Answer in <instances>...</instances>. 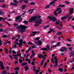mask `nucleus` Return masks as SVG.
<instances>
[{"label":"nucleus","mask_w":74,"mask_h":74,"mask_svg":"<svg viewBox=\"0 0 74 74\" xmlns=\"http://www.w3.org/2000/svg\"><path fill=\"white\" fill-rule=\"evenodd\" d=\"M18 29H20V31L21 33H24L26 32L25 29L27 28V26L21 25L20 26H17Z\"/></svg>","instance_id":"obj_1"},{"label":"nucleus","mask_w":74,"mask_h":74,"mask_svg":"<svg viewBox=\"0 0 74 74\" xmlns=\"http://www.w3.org/2000/svg\"><path fill=\"white\" fill-rule=\"evenodd\" d=\"M38 18L40 19L41 18V16H33L32 17H31L30 18V20L29 21V22L31 23L33 21H36V20L38 19Z\"/></svg>","instance_id":"obj_2"},{"label":"nucleus","mask_w":74,"mask_h":74,"mask_svg":"<svg viewBox=\"0 0 74 74\" xmlns=\"http://www.w3.org/2000/svg\"><path fill=\"white\" fill-rule=\"evenodd\" d=\"M41 22H42V19L39 18V20H37L35 21V24L34 25V26L35 27H37L41 23Z\"/></svg>","instance_id":"obj_3"},{"label":"nucleus","mask_w":74,"mask_h":74,"mask_svg":"<svg viewBox=\"0 0 74 74\" xmlns=\"http://www.w3.org/2000/svg\"><path fill=\"white\" fill-rule=\"evenodd\" d=\"M13 2L14 3H11V4L12 5H14V6H17L18 5V4L19 3L18 1H16V0H13Z\"/></svg>","instance_id":"obj_4"},{"label":"nucleus","mask_w":74,"mask_h":74,"mask_svg":"<svg viewBox=\"0 0 74 74\" xmlns=\"http://www.w3.org/2000/svg\"><path fill=\"white\" fill-rule=\"evenodd\" d=\"M47 18L49 19V21H51V20H52L53 22H55V21H56L57 20V19L55 17L52 18L50 16H49L47 17Z\"/></svg>","instance_id":"obj_5"},{"label":"nucleus","mask_w":74,"mask_h":74,"mask_svg":"<svg viewBox=\"0 0 74 74\" xmlns=\"http://www.w3.org/2000/svg\"><path fill=\"white\" fill-rule=\"evenodd\" d=\"M51 60L52 61V62L53 63V64L55 63L56 64H55L53 66V67H55L56 66H58V60H55V62H54V61H53V58H51Z\"/></svg>","instance_id":"obj_6"},{"label":"nucleus","mask_w":74,"mask_h":74,"mask_svg":"<svg viewBox=\"0 0 74 74\" xmlns=\"http://www.w3.org/2000/svg\"><path fill=\"white\" fill-rule=\"evenodd\" d=\"M55 23L56 25H59L60 27H63V25H62L63 23L62 22H60L59 21H57Z\"/></svg>","instance_id":"obj_7"},{"label":"nucleus","mask_w":74,"mask_h":74,"mask_svg":"<svg viewBox=\"0 0 74 74\" xmlns=\"http://www.w3.org/2000/svg\"><path fill=\"white\" fill-rule=\"evenodd\" d=\"M69 15H71V14H73V13L74 12V9L73 8H69Z\"/></svg>","instance_id":"obj_8"},{"label":"nucleus","mask_w":74,"mask_h":74,"mask_svg":"<svg viewBox=\"0 0 74 74\" xmlns=\"http://www.w3.org/2000/svg\"><path fill=\"white\" fill-rule=\"evenodd\" d=\"M20 18V17L19 16L15 18L16 22H18V23H20L21 22V21H20L19 19Z\"/></svg>","instance_id":"obj_9"},{"label":"nucleus","mask_w":74,"mask_h":74,"mask_svg":"<svg viewBox=\"0 0 74 74\" xmlns=\"http://www.w3.org/2000/svg\"><path fill=\"white\" fill-rule=\"evenodd\" d=\"M67 51V48L65 47H63L60 50L61 52H64V51Z\"/></svg>","instance_id":"obj_10"},{"label":"nucleus","mask_w":74,"mask_h":74,"mask_svg":"<svg viewBox=\"0 0 74 74\" xmlns=\"http://www.w3.org/2000/svg\"><path fill=\"white\" fill-rule=\"evenodd\" d=\"M38 41L39 42H35V43L38 44V45H41V41L39 40Z\"/></svg>","instance_id":"obj_11"},{"label":"nucleus","mask_w":74,"mask_h":74,"mask_svg":"<svg viewBox=\"0 0 74 74\" xmlns=\"http://www.w3.org/2000/svg\"><path fill=\"white\" fill-rule=\"evenodd\" d=\"M32 33H34V34H31L30 35V37H32V36H33L36 35V34L37 33V32H32Z\"/></svg>","instance_id":"obj_12"},{"label":"nucleus","mask_w":74,"mask_h":74,"mask_svg":"<svg viewBox=\"0 0 74 74\" xmlns=\"http://www.w3.org/2000/svg\"><path fill=\"white\" fill-rule=\"evenodd\" d=\"M38 58H44V56H42L41 55H38Z\"/></svg>","instance_id":"obj_13"},{"label":"nucleus","mask_w":74,"mask_h":74,"mask_svg":"<svg viewBox=\"0 0 74 74\" xmlns=\"http://www.w3.org/2000/svg\"><path fill=\"white\" fill-rule=\"evenodd\" d=\"M27 64V62L23 63H22L21 66H26V64Z\"/></svg>","instance_id":"obj_14"},{"label":"nucleus","mask_w":74,"mask_h":74,"mask_svg":"<svg viewBox=\"0 0 74 74\" xmlns=\"http://www.w3.org/2000/svg\"><path fill=\"white\" fill-rule=\"evenodd\" d=\"M71 56H72L73 55H74V51H71L70 54Z\"/></svg>","instance_id":"obj_15"},{"label":"nucleus","mask_w":74,"mask_h":74,"mask_svg":"<svg viewBox=\"0 0 74 74\" xmlns=\"http://www.w3.org/2000/svg\"><path fill=\"white\" fill-rule=\"evenodd\" d=\"M42 49V50H44L45 51H47L48 50V49H47V48H46V47H45L44 48H42L40 49V50H41Z\"/></svg>","instance_id":"obj_16"},{"label":"nucleus","mask_w":74,"mask_h":74,"mask_svg":"<svg viewBox=\"0 0 74 74\" xmlns=\"http://www.w3.org/2000/svg\"><path fill=\"white\" fill-rule=\"evenodd\" d=\"M23 23H24L25 25H27V23H28V21H27L25 20L23 21Z\"/></svg>","instance_id":"obj_17"},{"label":"nucleus","mask_w":74,"mask_h":74,"mask_svg":"<svg viewBox=\"0 0 74 74\" xmlns=\"http://www.w3.org/2000/svg\"><path fill=\"white\" fill-rule=\"evenodd\" d=\"M24 68H25V70L26 71L27 70H28L29 69V67L27 66H26L24 67Z\"/></svg>","instance_id":"obj_18"},{"label":"nucleus","mask_w":74,"mask_h":74,"mask_svg":"<svg viewBox=\"0 0 74 74\" xmlns=\"http://www.w3.org/2000/svg\"><path fill=\"white\" fill-rule=\"evenodd\" d=\"M46 47L47 48V50H50V48H49V45H47Z\"/></svg>","instance_id":"obj_19"},{"label":"nucleus","mask_w":74,"mask_h":74,"mask_svg":"<svg viewBox=\"0 0 74 74\" xmlns=\"http://www.w3.org/2000/svg\"><path fill=\"white\" fill-rule=\"evenodd\" d=\"M58 70L59 71H60V72H62V71H63V69L61 68H60V69H58Z\"/></svg>","instance_id":"obj_20"},{"label":"nucleus","mask_w":74,"mask_h":74,"mask_svg":"<svg viewBox=\"0 0 74 74\" xmlns=\"http://www.w3.org/2000/svg\"><path fill=\"white\" fill-rule=\"evenodd\" d=\"M3 66V63L1 62V61H0V66H1V67Z\"/></svg>","instance_id":"obj_21"},{"label":"nucleus","mask_w":74,"mask_h":74,"mask_svg":"<svg viewBox=\"0 0 74 74\" xmlns=\"http://www.w3.org/2000/svg\"><path fill=\"white\" fill-rule=\"evenodd\" d=\"M27 44L28 45H31V44H32V45H34L33 44L32 42H27Z\"/></svg>","instance_id":"obj_22"},{"label":"nucleus","mask_w":74,"mask_h":74,"mask_svg":"<svg viewBox=\"0 0 74 74\" xmlns=\"http://www.w3.org/2000/svg\"><path fill=\"white\" fill-rule=\"evenodd\" d=\"M55 1H53V2H51L50 3V5H51V4H55Z\"/></svg>","instance_id":"obj_23"},{"label":"nucleus","mask_w":74,"mask_h":74,"mask_svg":"<svg viewBox=\"0 0 74 74\" xmlns=\"http://www.w3.org/2000/svg\"><path fill=\"white\" fill-rule=\"evenodd\" d=\"M13 56L14 57V59L16 58H18V57H17V55H13Z\"/></svg>","instance_id":"obj_24"},{"label":"nucleus","mask_w":74,"mask_h":74,"mask_svg":"<svg viewBox=\"0 0 74 74\" xmlns=\"http://www.w3.org/2000/svg\"><path fill=\"white\" fill-rule=\"evenodd\" d=\"M60 10H61V8H58L57 9H56V11H59Z\"/></svg>","instance_id":"obj_25"},{"label":"nucleus","mask_w":74,"mask_h":74,"mask_svg":"<svg viewBox=\"0 0 74 74\" xmlns=\"http://www.w3.org/2000/svg\"><path fill=\"white\" fill-rule=\"evenodd\" d=\"M25 14V13H23L20 15L18 16L19 17L21 18V16H23V15H24Z\"/></svg>","instance_id":"obj_26"},{"label":"nucleus","mask_w":74,"mask_h":74,"mask_svg":"<svg viewBox=\"0 0 74 74\" xmlns=\"http://www.w3.org/2000/svg\"><path fill=\"white\" fill-rule=\"evenodd\" d=\"M1 19L3 20V21H5V19L4 18H3L1 17H0V21H1Z\"/></svg>","instance_id":"obj_27"},{"label":"nucleus","mask_w":74,"mask_h":74,"mask_svg":"<svg viewBox=\"0 0 74 74\" xmlns=\"http://www.w3.org/2000/svg\"><path fill=\"white\" fill-rule=\"evenodd\" d=\"M18 44L19 47H21V46L23 45L22 44V43H20Z\"/></svg>","instance_id":"obj_28"},{"label":"nucleus","mask_w":74,"mask_h":74,"mask_svg":"<svg viewBox=\"0 0 74 74\" xmlns=\"http://www.w3.org/2000/svg\"><path fill=\"white\" fill-rule=\"evenodd\" d=\"M50 31H49L48 32V33H51V32H52L53 31V29H50Z\"/></svg>","instance_id":"obj_29"},{"label":"nucleus","mask_w":74,"mask_h":74,"mask_svg":"<svg viewBox=\"0 0 74 74\" xmlns=\"http://www.w3.org/2000/svg\"><path fill=\"white\" fill-rule=\"evenodd\" d=\"M62 34V33L60 32H57V35H60Z\"/></svg>","instance_id":"obj_30"},{"label":"nucleus","mask_w":74,"mask_h":74,"mask_svg":"<svg viewBox=\"0 0 74 74\" xmlns=\"http://www.w3.org/2000/svg\"><path fill=\"white\" fill-rule=\"evenodd\" d=\"M49 26H50L49 25L45 26L43 27L44 29H47V27H49Z\"/></svg>","instance_id":"obj_31"},{"label":"nucleus","mask_w":74,"mask_h":74,"mask_svg":"<svg viewBox=\"0 0 74 74\" xmlns=\"http://www.w3.org/2000/svg\"><path fill=\"white\" fill-rule=\"evenodd\" d=\"M58 7H65V5H60L58 6Z\"/></svg>","instance_id":"obj_32"},{"label":"nucleus","mask_w":74,"mask_h":74,"mask_svg":"<svg viewBox=\"0 0 74 74\" xmlns=\"http://www.w3.org/2000/svg\"><path fill=\"white\" fill-rule=\"evenodd\" d=\"M14 44H15V45H18V42L16 41H14Z\"/></svg>","instance_id":"obj_33"},{"label":"nucleus","mask_w":74,"mask_h":74,"mask_svg":"<svg viewBox=\"0 0 74 74\" xmlns=\"http://www.w3.org/2000/svg\"><path fill=\"white\" fill-rule=\"evenodd\" d=\"M1 70H4L5 69L4 68V66H1Z\"/></svg>","instance_id":"obj_34"},{"label":"nucleus","mask_w":74,"mask_h":74,"mask_svg":"<svg viewBox=\"0 0 74 74\" xmlns=\"http://www.w3.org/2000/svg\"><path fill=\"white\" fill-rule=\"evenodd\" d=\"M21 7L23 10H24L25 8V5H23Z\"/></svg>","instance_id":"obj_35"},{"label":"nucleus","mask_w":74,"mask_h":74,"mask_svg":"<svg viewBox=\"0 0 74 74\" xmlns=\"http://www.w3.org/2000/svg\"><path fill=\"white\" fill-rule=\"evenodd\" d=\"M50 5H48L47 6H46L45 7V9H47V8H49V6H50Z\"/></svg>","instance_id":"obj_36"},{"label":"nucleus","mask_w":74,"mask_h":74,"mask_svg":"<svg viewBox=\"0 0 74 74\" xmlns=\"http://www.w3.org/2000/svg\"><path fill=\"white\" fill-rule=\"evenodd\" d=\"M12 54H16V51H12Z\"/></svg>","instance_id":"obj_37"},{"label":"nucleus","mask_w":74,"mask_h":74,"mask_svg":"<svg viewBox=\"0 0 74 74\" xmlns=\"http://www.w3.org/2000/svg\"><path fill=\"white\" fill-rule=\"evenodd\" d=\"M7 42L5 43V44H7L8 43L9 44H11V42H10L8 41V40H7Z\"/></svg>","instance_id":"obj_38"},{"label":"nucleus","mask_w":74,"mask_h":74,"mask_svg":"<svg viewBox=\"0 0 74 74\" xmlns=\"http://www.w3.org/2000/svg\"><path fill=\"white\" fill-rule=\"evenodd\" d=\"M16 36L18 38H21V35H16Z\"/></svg>","instance_id":"obj_39"},{"label":"nucleus","mask_w":74,"mask_h":74,"mask_svg":"<svg viewBox=\"0 0 74 74\" xmlns=\"http://www.w3.org/2000/svg\"><path fill=\"white\" fill-rule=\"evenodd\" d=\"M19 61L20 63H22V60L21 59H19Z\"/></svg>","instance_id":"obj_40"},{"label":"nucleus","mask_w":74,"mask_h":74,"mask_svg":"<svg viewBox=\"0 0 74 74\" xmlns=\"http://www.w3.org/2000/svg\"><path fill=\"white\" fill-rule=\"evenodd\" d=\"M30 4L31 5H35V3L34 2H31L30 3Z\"/></svg>","instance_id":"obj_41"},{"label":"nucleus","mask_w":74,"mask_h":74,"mask_svg":"<svg viewBox=\"0 0 74 74\" xmlns=\"http://www.w3.org/2000/svg\"><path fill=\"white\" fill-rule=\"evenodd\" d=\"M65 3L66 4H69L70 3V2H69L66 1H65Z\"/></svg>","instance_id":"obj_42"},{"label":"nucleus","mask_w":74,"mask_h":74,"mask_svg":"<svg viewBox=\"0 0 74 74\" xmlns=\"http://www.w3.org/2000/svg\"><path fill=\"white\" fill-rule=\"evenodd\" d=\"M3 44V42L1 41V40L0 39V45H1Z\"/></svg>","instance_id":"obj_43"},{"label":"nucleus","mask_w":74,"mask_h":74,"mask_svg":"<svg viewBox=\"0 0 74 74\" xmlns=\"http://www.w3.org/2000/svg\"><path fill=\"white\" fill-rule=\"evenodd\" d=\"M36 67H35V66L33 67V70H34V71H36Z\"/></svg>","instance_id":"obj_44"},{"label":"nucleus","mask_w":74,"mask_h":74,"mask_svg":"<svg viewBox=\"0 0 74 74\" xmlns=\"http://www.w3.org/2000/svg\"><path fill=\"white\" fill-rule=\"evenodd\" d=\"M54 59L55 60H58V58H57V56L55 57Z\"/></svg>","instance_id":"obj_45"},{"label":"nucleus","mask_w":74,"mask_h":74,"mask_svg":"<svg viewBox=\"0 0 74 74\" xmlns=\"http://www.w3.org/2000/svg\"><path fill=\"white\" fill-rule=\"evenodd\" d=\"M23 39H21V40H20L19 41V42H21V43H22V41H23Z\"/></svg>","instance_id":"obj_46"},{"label":"nucleus","mask_w":74,"mask_h":74,"mask_svg":"<svg viewBox=\"0 0 74 74\" xmlns=\"http://www.w3.org/2000/svg\"><path fill=\"white\" fill-rule=\"evenodd\" d=\"M66 45H67V47H70V46H71V44H67Z\"/></svg>","instance_id":"obj_47"},{"label":"nucleus","mask_w":74,"mask_h":74,"mask_svg":"<svg viewBox=\"0 0 74 74\" xmlns=\"http://www.w3.org/2000/svg\"><path fill=\"white\" fill-rule=\"evenodd\" d=\"M34 62H33V61H32V64L33 65V66H34V65H35V64H34Z\"/></svg>","instance_id":"obj_48"},{"label":"nucleus","mask_w":74,"mask_h":74,"mask_svg":"<svg viewBox=\"0 0 74 74\" xmlns=\"http://www.w3.org/2000/svg\"><path fill=\"white\" fill-rule=\"evenodd\" d=\"M61 42H59L57 43V45L58 46V45H60V44Z\"/></svg>","instance_id":"obj_49"},{"label":"nucleus","mask_w":74,"mask_h":74,"mask_svg":"<svg viewBox=\"0 0 74 74\" xmlns=\"http://www.w3.org/2000/svg\"><path fill=\"white\" fill-rule=\"evenodd\" d=\"M7 37V36L6 35H3L2 36V37L3 38H5V37Z\"/></svg>","instance_id":"obj_50"},{"label":"nucleus","mask_w":74,"mask_h":74,"mask_svg":"<svg viewBox=\"0 0 74 74\" xmlns=\"http://www.w3.org/2000/svg\"><path fill=\"white\" fill-rule=\"evenodd\" d=\"M32 9H30L29 10H28L27 11V13H29V12H30V11H32Z\"/></svg>","instance_id":"obj_51"},{"label":"nucleus","mask_w":74,"mask_h":74,"mask_svg":"<svg viewBox=\"0 0 74 74\" xmlns=\"http://www.w3.org/2000/svg\"><path fill=\"white\" fill-rule=\"evenodd\" d=\"M13 25L14 26H18V24H16V23H14L13 24Z\"/></svg>","instance_id":"obj_52"},{"label":"nucleus","mask_w":74,"mask_h":74,"mask_svg":"<svg viewBox=\"0 0 74 74\" xmlns=\"http://www.w3.org/2000/svg\"><path fill=\"white\" fill-rule=\"evenodd\" d=\"M39 39H40V38L37 37L35 39V40L36 41H38V40H39Z\"/></svg>","instance_id":"obj_53"},{"label":"nucleus","mask_w":74,"mask_h":74,"mask_svg":"<svg viewBox=\"0 0 74 74\" xmlns=\"http://www.w3.org/2000/svg\"><path fill=\"white\" fill-rule=\"evenodd\" d=\"M56 27L57 28H58V29H60V30H61V29H62V28H60L59 27L56 26Z\"/></svg>","instance_id":"obj_54"},{"label":"nucleus","mask_w":74,"mask_h":74,"mask_svg":"<svg viewBox=\"0 0 74 74\" xmlns=\"http://www.w3.org/2000/svg\"><path fill=\"white\" fill-rule=\"evenodd\" d=\"M67 41H72L71 40H70V39L68 38L67 39Z\"/></svg>","instance_id":"obj_55"},{"label":"nucleus","mask_w":74,"mask_h":74,"mask_svg":"<svg viewBox=\"0 0 74 74\" xmlns=\"http://www.w3.org/2000/svg\"><path fill=\"white\" fill-rule=\"evenodd\" d=\"M44 62V61H43V60H42V62H41V63L40 64V66H42V64H43Z\"/></svg>","instance_id":"obj_56"},{"label":"nucleus","mask_w":74,"mask_h":74,"mask_svg":"<svg viewBox=\"0 0 74 74\" xmlns=\"http://www.w3.org/2000/svg\"><path fill=\"white\" fill-rule=\"evenodd\" d=\"M35 55H36V54L35 53H33L32 54L31 56H32V57H34Z\"/></svg>","instance_id":"obj_57"},{"label":"nucleus","mask_w":74,"mask_h":74,"mask_svg":"<svg viewBox=\"0 0 74 74\" xmlns=\"http://www.w3.org/2000/svg\"><path fill=\"white\" fill-rule=\"evenodd\" d=\"M32 48H37L36 46H32Z\"/></svg>","instance_id":"obj_58"},{"label":"nucleus","mask_w":74,"mask_h":74,"mask_svg":"<svg viewBox=\"0 0 74 74\" xmlns=\"http://www.w3.org/2000/svg\"><path fill=\"white\" fill-rule=\"evenodd\" d=\"M61 19V20H62V21H64V17H62Z\"/></svg>","instance_id":"obj_59"},{"label":"nucleus","mask_w":74,"mask_h":74,"mask_svg":"<svg viewBox=\"0 0 74 74\" xmlns=\"http://www.w3.org/2000/svg\"><path fill=\"white\" fill-rule=\"evenodd\" d=\"M28 63H29V64L31 63V62H30V59H28Z\"/></svg>","instance_id":"obj_60"},{"label":"nucleus","mask_w":74,"mask_h":74,"mask_svg":"<svg viewBox=\"0 0 74 74\" xmlns=\"http://www.w3.org/2000/svg\"><path fill=\"white\" fill-rule=\"evenodd\" d=\"M13 21L12 19H11V18H9V19H8V21Z\"/></svg>","instance_id":"obj_61"},{"label":"nucleus","mask_w":74,"mask_h":74,"mask_svg":"<svg viewBox=\"0 0 74 74\" xmlns=\"http://www.w3.org/2000/svg\"><path fill=\"white\" fill-rule=\"evenodd\" d=\"M14 70H19V68L18 67L15 68H14Z\"/></svg>","instance_id":"obj_62"},{"label":"nucleus","mask_w":74,"mask_h":74,"mask_svg":"<svg viewBox=\"0 0 74 74\" xmlns=\"http://www.w3.org/2000/svg\"><path fill=\"white\" fill-rule=\"evenodd\" d=\"M18 73L17 71H16L15 73H12L11 74H18Z\"/></svg>","instance_id":"obj_63"},{"label":"nucleus","mask_w":74,"mask_h":74,"mask_svg":"<svg viewBox=\"0 0 74 74\" xmlns=\"http://www.w3.org/2000/svg\"><path fill=\"white\" fill-rule=\"evenodd\" d=\"M0 32H3V29H0Z\"/></svg>","instance_id":"obj_64"}]
</instances>
